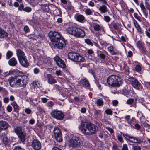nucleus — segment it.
I'll return each mask as SVG.
<instances>
[{
    "instance_id": "f257e3e1",
    "label": "nucleus",
    "mask_w": 150,
    "mask_h": 150,
    "mask_svg": "<svg viewBox=\"0 0 150 150\" xmlns=\"http://www.w3.org/2000/svg\"><path fill=\"white\" fill-rule=\"evenodd\" d=\"M28 77L26 75H17L10 77L8 81L10 85L12 87H25L28 83Z\"/></svg>"
},
{
    "instance_id": "f03ea898",
    "label": "nucleus",
    "mask_w": 150,
    "mask_h": 150,
    "mask_svg": "<svg viewBox=\"0 0 150 150\" xmlns=\"http://www.w3.org/2000/svg\"><path fill=\"white\" fill-rule=\"evenodd\" d=\"M79 127L83 133L86 135H90L94 132L93 125L89 122H81Z\"/></svg>"
},
{
    "instance_id": "7ed1b4c3",
    "label": "nucleus",
    "mask_w": 150,
    "mask_h": 150,
    "mask_svg": "<svg viewBox=\"0 0 150 150\" xmlns=\"http://www.w3.org/2000/svg\"><path fill=\"white\" fill-rule=\"evenodd\" d=\"M107 82L110 86L113 87H118L122 83V79L116 75L110 76L107 79Z\"/></svg>"
},
{
    "instance_id": "20e7f679",
    "label": "nucleus",
    "mask_w": 150,
    "mask_h": 150,
    "mask_svg": "<svg viewBox=\"0 0 150 150\" xmlns=\"http://www.w3.org/2000/svg\"><path fill=\"white\" fill-rule=\"evenodd\" d=\"M67 33L76 38H83L85 35L84 31L79 28L69 27L66 29Z\"/></svg>"
},
{
    "instance_id": "39448f33",
    "label": "nucleus",
    "mask_w": 150,
    "mask_h": 150,
    "mask_svg": "<svg viewBox=\"0 0 150 150\" xmlns=\"http://www.w3.org/2000/svg\"><path fill=\"white\" fill-rule=\"evenodd\" d=\"M16 54L20 64L24 67L28 66L29 63L24 52L20 49L16 50Z\"/></svg>"
},
{
    "instance_id": "423d86ee",
    "label": "nucleus",
    "mask_w": 150,
    "mask_h": 150,
    "mask_svg": "<svg viewBox=\"0 0 150 150\" xmlns=\"http://www.w3.org/2000/svg\"><path fill=\"white\" fill-rule=\"evenodd\" d=\"M68 143L69 145L74 148L80 147L82 144V142L80 138L75 136L71 138Z\"/></svg>"
},
{
    "instance_id": "0eeeda50",
    "label": "nucleus",
    "mask_w": 150,
    "mask_h": 150,
    "mask_svg": "<svg viewBox=\"0 0 150 150\" xmlns=\"http://www.w3.org/2000/svg\"><path fill=\"white\" fill-rule=\"evenodd\" d=\"M68 57L69 59L76 62H81L85 60L84 57L80 56L79 54L75 52L69 53Z\"/></svg>"
},
{
    "instance_id": "6e6552de",
    "label": "nucleus",
    "mask_w": 150,
    "mask_h": 150,
    "mask_svg": "<svg viewBox=\"0 0 150 150\" xmlns=\"http://www.w3.org/2000/svg\"><path fill=\"white\" fill-rule=\"evenodd\" d=\"M14 131L17 134L21 141L24 142L25 140L26 134L22 128L19 127H17L14 129Z\"/></svg>"
},
{
    "instance_id": "1a4fd4ad",
    "label": "nucleus",
    "mask_w": 150,
    "mask_h": 150,
    "mask_svg": "<svg viewBox=\"0 0 150 150\" xmlns=\"http://www.w3.org/2000/svg\"><path fill=\"white\" fill-rule=\"evenodd\" d=\"M49 36L53 43L58 41L63 38L61 34L59 32L55 31H50L49 33Z\"/></svg>"
},
{
    "instance_id": "9d476101",
    "label": "nucleus",
    "mask_w": 150,
    "mask_h": 150,
    "mask_svg": "<svg viewBox=\"0 0 150 150\" xmlns=\"http://www.w3.org/2000/svg\"><path fill=\"white\" fill-rule=\"evenodd\" d=\"M52 117L56 119L59 120H62L64 117V114L61 111L54 110L50 113Z\"/></svg>"
},
{
    "instance_id": "9b49d317",
    "label": "nucleus",
    "mask_w": 150,
    "mask_h": 150,
    "mask_svg": "<svg viewBox=\"0 0 150 150\" xmlns=\"http://www.w3.org/2000/svg\"><path fill=\"white\" fill-rule=\"evenodd\" d=\"M123 136L125 138V139L128 140L130 142L137 144H142L143 143V141L140 139H137L135 137L131 135H130L127 134H123Z\"/></svg>"
},
{
    "instance_id": "f8f14e48",
    "label": "nucleus",
    "mask_w": 150,
    "mask_h": 150,
    "mask_svg": "<svg viewBox=\"0 0 150 150\" xmlns=\"http://www.w3.org/2000/svg\"><path fill=\"white\" fill-rule=\"evenodd\" d=\"M54 136L56 140L61 142L62 141V134L60 130L57 127H55L53 130Z\"/></svg>"
},
{
    "instance_id": "ddd939ff",
    "label": "nucleus",
    "mask_w": 150,
    "mask_h": 150,
    "mask_svg": "<svg viewBox=\"0 0 150 150\" xmlns=\"http://www.w3.org/2000/svg\"><path fill=\"white\" fill-rule=\"evenodd\" d=\"M129 81L131 84L132 86L136 89H139L141 88L140 83L136 79L131 78H129Z\"/></svg>"
},
{
    "instance_id": "4468645a",
    "label": "nucleus",
    "mask_w": 150,
    "mask_h": 150,
    "mask_svg": "<svg viewBox=\"0 0 150 150\" xmlns=\"http://www.w3.org/2000/svg\"><path fill=\"white\" fill-rule=\"evenodd\" d=\"M54 45L59 49H61L66 45V42L65 40L62 38L58 40V41L52 43Z\"/></svg>"
},
{
    "instance_id": "2eb2a0df",
    "label": "nucleus",
    "mask_w": 150,
    "mask_h": 150,
    "mask_svg": "<svg viewBox=\"0 0 150 150\" xmlns=\"http://www.w3.org/2000/svg\"><path fill=\"white\" fill-rule=\"evenodd\" d=\"M31 146L35 150H39L41 148V144L37 139L33 140L32 141Z\"/></svg>"
},
{
    "instance_id": "dca6fc26",
    "label": "nucleus",
    "mask_w": 150,
    "mask_h": 150,
    "mask_svg": "<svg viewBox=\"0 0 150 150\" xmlns=\"http://www.w3.org/2000/svg\"><path fill=\"white\" fill-rule=\"evenodd\" d=\"M54 59L57 65L59 67L62 68H64L66 67V64L64 61L61 59L59 57L57 56H55L54 57Z\"/></svg>"
},
{
    "instance_id": "f3484780",
    "label": "nucleus",
    "mask_w": 150,
    "mask_h": 150,
    "mask_svg": "<svg viewBox=\"0 0 150 150\" xmlns=\"http://www.w3.org/2000/svg\"><path fill=\"white\" fill-rule=\"evenodd\" d=\"M8 127L9 124L7 122L5 121H0V131L6 130Z\"/></svg>"
},
{
    "instance_id": "a211bd4d",
    "label": "nucleus",
    "mask_w": 150,
    "mask_h": 150,
    "mask_svg": "<svg viewBox=\"0 0 150 150\" xmlns=\"http://www.w3.org/2000/svg\"><path fill=\"white\" fill-rule=\"evenodd\" d=\"M0 137L5 145L8 146L9 145V141L8 139L7 135L5 133H3L0 136Z\"/></svg>"
},
{
    "instance_id": "6ab92c4d",
    "label": "nucleus",
    "mask_w": 150,
    "mask_h": 150,
    "mask_svg": "<svg viewBox=\"0 0 150 150\" xmlns=\"http://www.w3.org/2000/svg\"><path fill=\"white\" fill-rule=\"evenodd\" d=\"M47 77L48 80V83H49L52 84L55 83L57 82V80L51 74H47Z\"/></svg>"
},
{
    "instance_id": "aec40b11",
    "label": "nucleus",
    "mask_w": 150,
    "mask_h": 150,
    "mask_svg": "<svg viewBox=\"0 0 150 150\" xmlns=\"http://www.w3.org/2000/svg\"><path fill=\"white\" fill-rule=\"evenodd\" d=\"M107 49L108 50L112 55H116L118 53V52L115 49L113 46L109 47Z\"/></svg>"
},
{
    "instance_id": "412c9836",
    "label": "nucleus",
    "mask_w": 150,
    "mask_h": 150,
    "mask_svg": "<svg viewBox=\"0 0 150 150\" xmlns=\"http://www.w3.org/2000/svg\"><path fill=\"white\" fill-rule=\"evenodd\" d=\"M74 18L77 21L80 22H82L85 19L83 16L79 13L76 14L75 15Z\"/></svg>"
},
{
    "instance_id": "4be33fe9",
    "label": "nucleus",
    "mask_w": 150,
    "mask_h": 150,
    "mask_svg": "<svg viewBox=\"0 0 150 150\" xmlns=\"http://www.w3.org/2000/svg\"><path fill=\"white\" fill-rule=\"evenodd\" d=\"M9 64L11 66H15L17 64V62L16 58L14 57L11 58L8 62Z\"/></svg>"
},
{
    "instance_id": "5701e85b",
    "label": "nucleus",
    "mask_w": 150,
    "mask_h": 150,
    "mask_svg": "<svg viewBox=\"0 0 150 150\" xmlns=\"http://www.w3.org/2000/svg\"><path fill=\"white\" fill-rule=\"evenodd\" d=\"M134 25L135 27L136 28L138 33L140 34H141L142 33L141 28L140 25L137 22V21L136 20H134Z\"/></svg>"
},
{
    "instance_id": "b1692460",
    "label": "nucleus",
    "mask_w": 150,
    "mask_h": 150,
    "mask_svg": "<svg viewBox=\"0 0 150 150\" xmlns=\"http://www.w3.org/2000/svg\"><path fill=\"white\" fill-rule=\"evenodd\" d=\"M81 82L85 87H88L90 86L88 81L85 79H81Z\"/></svg>"
},
{
    "instance_id": "393cba45",
    "label": "nucleus",
    "mask_w": 150,
    "mask_h": 150,
    "mask_svg": "<svg viewBox=\"0 0 150 150\" xmlns=\"http://www.w3.org/2000/svg\"><path fill=\"white\" fill-rule=\"evenodd\" d=\"M139 6L145 16L147 17L148 14L144 5L142 3H141L140 4Z\"/></svg>"
},
{
    "instance_id": "a878e982",
    "label": "nucleus",
    "mask_w": 150,
    "mask_h": 150,
    "mask_svg": "<svg viewBox=\"0 0 150 150\" xmlns=\"http://www.w3.org/2000/svg\"><path fill=\"white\" fill-rule=\"evenodd\" d=\"M8 33L2 29L1 28L0 30V37L1 38H6L8 36Z\"/></svg>"
},
{
    "instance_id": "bb28decb",
    "label": "nucleus",
    "mask_w": 150,
    "mask_h": 150,
    "mask_svg": "<svg viewBox=\"0 0 150 150\" xmlns=\"http://www.w3.org/2000/svg\"><path fill=\"white\" fill-rule=\"evenodd\" d=\"M99 9L103 13H105L107 11V8L106 6L104 5H103L100 6Z\"/></svg>"
},
{
    "instance_id": "cd10ccee",
    "label": "nucleus",
    "mask_w": 150,
    "mask_h": 150,
    "mask_svg": "<svg viewBox=\"0 0 150 150\" xmlns=\"http://www.w3.org/2000/svg\"><path fill=\"white\" fill-rule=\"evenodd\" d=\"M13 55V52L11 51H8L6 54V59H9Z\"/></svg>"
},
{
    "instance_id": "c85d7f7f",
    "label": "nucleus",
    "mask_w": 150,
    "mask_h": 150,
    "mask_svg": "<svg viewBox=\"0 0 150 150\" xmlns=\"http://www.w3.org/2000/svg\"><path fill=\"white\" fill-rule=\"evenodd\" d=\"M96 102L98 106H102L103 105V102L101 99H97Z\"/></svg>"
},
{
    "instance_id": "c756f323",
    "label": "nucleus",
    "mask_w": 150,
    "mask_h": 150,
    "mask_svg": "<svg viewBox=\"0 0 150 150\" xmlns=\"http://www.w3.org/2000/svg\"><path fill=\"white\" fill-rule=\"evenodd\" d=\"M130 116L129 115H127L125 116V119L127 120L128 123L129 124H131L133 122V119H130Z\"/></svg>"
},
{
    "instance_id": "7c9ffc66",
    "label": "nucleus",
    "mask_w": 150,
    "mask_h": 150,
    "mask_svg": "<svg viewBox=\"0 0 150 150\" xmlns=\"http://www.w3.org/2000/svg\"><path fill=\"white\" fill-rule=\"evenodd\" d=\"M72 8V6L69 2H68L65 6V8L67 10H71Z\"/></svg>"
},
{
    "instance_id": "2f4dec72",
    "label": "nucleus",
    "mask_w": 150,
    "mask_h": 150,
    "mask_svg": "<svg viewBox=\"0 0 150 150\" xmlns=\"http://www.w3.org/2000/svg\"><path fill=\"white\" fill-rule=\"evenodd\" d=\"M121 69L125 72L126 73H128L129 72V68L127 66L124 64L122 67Z\"/></svg>"
},
{
    "instance_id": "473e14b6",
    "label": "nucleus",
    "mask_w": 150,
    "mask_h": 150,
    "mask_svg": "<svg viewBox=\"0 0 150 150\" xmlns=\"http://www.w3.org/2000/svg\"><path fill=\"white\" fill-rule=\"evenodd\" d=\"M143 45L144 44L140 41H138L136 43V45L139 49L144 47Z\"/></svg>"
},
{
    "instance_id": "72a5a7b5",
    "label": "nucleus",
    "mask_w": 150,
    "mask_h": 150,
    "mask_svg": "<svg viewBox=\"0 0 150 150\" xmlns=\"http://www.w3.org/2000/svg\"><path fill=\"white\" fill-rule=\"evenodd\" d=\"M32 85L35 88L38 87V85H40L39 82L37 80H35L32 83Z\"/></svg>"
},
{
    "instance_id": "f704fd0d",
    "label": "nucleus",
    "mask_w": 150,
    "mask_h": 150,
    "mask_svg": "<svg viewBox=\"0 0 150 150\" xmlns=\"http://www.w3.org/2000/svg\"><path fill=\"white\" fill-rule=\"evenodd\" d=\"M100 111L99 110H96L94 112V118H97L100 116Z\"/></svg>"
},
{
    "instance_id": "c9c22d12",
    "label": "nucleus",
    "mask_w": 150,
    "mask_h": 150,
    "mask_svg": "<svg viewBox=\"0 0 150 150\" xmlns=\"http://www.w3.org/2000/svg\"><path fill=\"white\" fill-rule=\"evenodd\" d=\"M135 69L136 71L138 72H139L141 71L142 69L141 66L140 64H137L135 67Z\"/></svg>"
},
{
    "instance_id": "e433bc0d",
    "label": "nucleus",
    "mask_w": 150,
    "mask_h": 150,
    "mask_svg": "<svg viewBox=\"0 0 150 150\" xmlns=\"http://www.w3.org/2000/svg\"><path fill=\"white\" fill-rule=\"evenodd\" d=\"M117 137L118 140L120 143H122L124 142L123 139L121 135H118Z\"/></svg>"
},
{
    "instance_id": "4c0bfd02",
    "label": "nucleus",
    "mask_w": 150,
    "mask_h": 150,
    "mask_svg": "<svg viewBox=\"0 0 150 150\" xmlns=\"http://www.w3.org/2000/svg\"><path fill=\"white\" fill-rule=\"evenodd\" d=\"M105 112L107 115H112V114L113 111L111 109H109L106 110H105Z\"/></svg>"
},
{
    "instance_id": "58836bf2",
    "label": "nucleus",
    "mask_w": 150,
    "mask_h": 150,
    "mask_svg": "<svg viewBox=\"0 0 150 150\" xmlns=\"http://www.w3.org/2000/svg\"><path fill=\"white\" fill-rule=\"evenodd\" d=\"M85 42L87 44L91 46H92L93 45V43L92 42L91 40L88 39H85Z\"/></svg>"
},
{
    "instance_id": "ea45409f",
    "label": "nucleus",
    "mask_w": 150,
    "mask_h": 150,
    "mask_svg": "<svg viewBox=\"0 0 150 150\" xmlns=\"http://www.w3.org/2000/svg\"><path fill=\"white\" fill-rule=\"evenodd\" d=\"M31 8L29 7H25L24 9V11L27 12H30L31 11Z\"/></svg>"
},
{
    "instance_id": "a19ab883",
    "label": "nucleus",
    "mask_w": 150,
    "mask_h": 150,
    "mask_svg": "<svg viewBox=\"0 0 150 150\" xmlns=\"http://www.w3.org/2000/svg\"><path fill=\"white\" fill-rule=\"evenodd\" d=\"M134 99L132 98H129L127 100L126 103L128 105H130L133 103L134 102Z\"/></svg>"
},
{
    "instance_id": "79ce46f5",
    "label": "nucleus",
    "mask_w": 150,
    "mask_h": 150,
    "mask_svg": "<svg viewBox=\"0 0 150 150\" xmlns=\"http://www.w3.org/2000/svg\"><path fill=\"white\" fill-rule=\"evenodd\" d=\"M101 27L100 25L98 24H96L94 26V30L96 31H99L100 30Z\"/></svg>"
},
{
    "instance_id": "37998d69",
    "label": "nucleus",
    "mask_w": 150,
    "mask_h": 150,
    "mask_svg": "<svg viewBox=\"0 0 150 150\" xmlns=\"http://www.w3.org/2000/svg\"><path fill=\"white\" fill-rule=\"evenodd\" d=\"M141 52V53L143 54H145L146 53V49L144 47L140 48L139 49Z\"/></svg>"
},
{
    "instance_id": "c03bdc74",
    "label": "nucleus",
    "mask_w": 150,
    "mask_h": 150,
    "mask_svg": "<svg viewBox=\"0 0 150 150\" xmlns=\"http://www.w3.org/2000/svg\"><path fill=\"white\" fill-rule=\"evenodd\" d=\"M111 24L112 26L116 30H117L119 28V27L115 23H111Z\"/></svg>"
},
{
    "instance_id": "a18cd8bd",
    "label": "nucleus",
    "mask_w": 150,
    "mask_h": 150,
    "mask_svg": "<svg viewBox=\"0 0 150 150\" xmlns=\"http://www.w3.org/2000/svg\"><path fill=\"white\" fill-rule=\"evenodd\" d=\"M112 150H120L119 149L118 146L116 144H115L113 145L112 146Z\"/></svg>"
},
{
    "instance_id": "49530a36",
    "label": "nucleus",
    "mask_w": 150,
    "mask_h": 150,
    "mask_svg": "<svg viewBox=\"0 0 150 150\" xmlns=\"http://www.w3.org/2000/svg\"><path fill=\"white\" fill-rule=\"evenodd\" d=\"M132 149L133 150H141V147L138 145L134 146H132Z\"/></svg>"
},
{
    "instance_id": "de8ad7c7",
    "label": "nucleus",
    "mask_w": 150,
    "mask_h": 150,
    "mask_svg": "<svg viewBox=\"0 0 150 150\" xmlns=\"http://www.w3.org/2000/svg\"><path fill=\"white\" fill-rule=\"evenodd\" d=\"M85 12L87 15H90L92 14V11L89 8H87L86 9Z\"/></svg>"
},
{
    "instance_id": "09e8293b",
    "label": "nucleus",
    "mask_w": 150,
    "mask_h": 150,
    "mask_svg": "<svg viewBox=\"0 0 150 150\" xmlns=\"http://www.w3.org/2000/svg\"><path fill=\"white\" fill-rule=\"evenodd\" d=\"M121 150H128L127 145L125 144H123Z\"/></svg>"
},
{
    "instance_id": "8fccbe9b",
    "label": "nucleus",
    "mask_w": 150,
    "mask_h": 150,
    "mask_svg": "<svg viewBox=\"0 0 150 150\" xmlns=\"http://www.w3.org/2000/svg\"><path fill=\"white\" fill-rule=\"evenodd\" d=\"M118 103V102L117 100H114L111 102L112 105L115 106H116L117 105Z\"/></svg>"
},
{
    "instance_id": "3c124183",
    "label": "nucleus",
    "mask_w": 150,
    "mask_h": 150,
    "mask_svg": "<svg viewBox=\"0 0 150 150\" xmlns=\"http://www.w3.org/2000/svg\"><path fill=\"white\" fill-rule=\"evenodd\" d=\"M104 19L107 22H109L111 19L108 16H104Z\"/></svg>"
},
{
    "instance_id": "603ef678",
    "label": "nucleus",
    "mask_w": 150,
    "mask_h": 150,
    "mask_svg": "<svg viewBox=\"0 0 150 150\" xmlns=\"http://www.w3.org/2000/svg\"><path fill=\"white\" fill-rule=\"evenodd\" d=\"M24 6L23 4H21L19 6H18V9L20 11H22V10L24 11Z\"/></svg>"
},
{
    "instance_id": "864d4df0",
    "label": "nucleus",
    "mask_w": 150,
    "mask_h": 150,
    "mask_svg": "<svg viewBox=\"0 0 150 150\" xmlns=\"http://www.w3.org/2000/svg\"><path fill=\"white\" fill-rule=\"evenodd\" d=\"M47 105L48 107H52L54 105V103L52 101H50L47 103Z\"/></svg>"
},
{
    "instance_id": "5fc2aeb1",
    "label": "nucleus",
    "mask_w": 150,
    "mask_h": 150,
    "mask_svg": "<svg viewBox=\"0 0 150 150\" xmlns=\"http://www.w3.org/2000/svg\"><path fill=\"white\" fill-rule=\"evenodd\" d=\"M13 150H25V149L20 146H16L14 147Z\"/></svg>"
},
{
    "instance_id": "6e6d98bb",
    "label": "nucleus",
    "mask_w": 150,
    "mask_h": 150,
    "mask_svg": "<svg viewBox=\"0 0 150 150\" xmlns=\"http://www.w3.org/2000/svg\"><path fill=\"white\" fill-rule=\"evenodd\" d=\"M31 110L29 108H26L25 110V112L27 114H30L31 112Z\"/></svg>"
},
{
    "instance_id": "4d7b16f0",
    "label": "nucleus",
    "mask_w": 150,
    "mask_h": 150,
    "mask_svg": "<svg viewBox=\"0 0 150 150\" xmlns=\"http://www.w3.org/2000/svg\"><path fill=\"white\" fill-rule=\"evenodd\" d=\"M144 127L150 129V125L147 124L146 122H144L143 124Z\"/></svg>"
},
{
    "instance_id": "13d9d810",
    "label": "nucleus",
    "mask_w": 150,
    "mask_h": 150,
    "mask_svg": "<svg viewBox=\"0 0 150 150\" xmlns=\"http://www.w3.org/2000/svg\"><path fill=\"white\" fill-rule=\"evenodd\" d=\"M24 30L26 33H28L29 31V28L27 26H25L24 27Z\"/></svg>"
},
{
    "instance_id": "bf43d9fd",
    "label": "nucleus",
    "mask_w": 150,
    "mask_h": 150,
    "mask_svg": "<svg viewBox=\"0 0 150 150\" xmlns=\"http://www.w3.org/2000/svg\"><path fill=\"white\" fill-rule=\"evenodd\" d=\"M134 126L135 128L137 130H139L141 128L140 125L138 124H136Z\"/></svg>"
},
{
    "instance_id": "052dcab7",
    "label": "nucleus",
    "mask_w": 150,
    "mask_h": 150,
    "mask_svg": "<svg viewBox=\"0 0 150 150\" xmlns=\"http://www.w3.org/2000/svg\"><path fill=\"white\" fill-rule=\"evenodd\" d=\"M13 108L14 109V111L15 112H18L19 108V106H18V105L15 107H14Z\"/></svg>"
},
{
    "instance_id": "680f3d73",
    "label": "nucleus",
    "mask_w": 150,
    "mask_h": 150,
    "mask_svg": "<svg viewBox=\"0 0 150 150\" xmlns=\"http://www.w3.org/2000/svg\"><path fill=\"white\" fill-rule=\"evenodd\" d=\"M7 110L8 112H11L12 110V108L10 105H8L7 107Z\"/></svg>"
},
{
    "instance_id": "e2e57ef3",
    "label": "nucleus",
    "mask_w": 150,
    "mask_h": 150,
    "mask_svg": "<svg viewBox=\"0 0 150 150\" xmlns=\"http://www.w3.org/2000/svg\"><path fill=\"white\" fill-rule=\"evenodd\" d=\"M40 71V70L38 68H35L34 69V72L35 74H37L39 73Z\"/></svg>"
},
{
    "instance_id": "0e129e2a",
    "label": "nucleus",
    "mask_w": 150,
    "mask_h": 150,
    "mask_svg": "<svg viewBox=\"0 0 150 150\" xmlns=\"http://www.w3.org/2000/svg\"><path fill=\"white\" fill-rule=\"evenodd\" d=\"M35 123V120L33 118L30 119L29 121V124L31 125H33Z\"/></svg>"
},
{
    "instance_id": "69168bd1",
    "label": "nucleus",
    "mask_w": 150,
    "mask_h": 150,
    "mask_svg": "<svg viewBox=\"0 0 150 150\" xmlns=\"http://www.w3.org/2000/svg\"><path fill=\"white\" fill-rule=\"evenodd\" d=\"M61 72V71L60 70H57L56 71L55 74L57 76H61L62 74Z\"/></svg>"
},
{
    "instance_id": "338daca9",
    "label": "nucleus",
    "mask_w": 150,
    "mask_h": 150,
    "mask_svg": "<svg viewBox=\"0 0 150 150\" xmlns=\"http://www.w3.org/2000/svg\"><path fill=\"white\" fill-rule=\"evenodd\" d=\"M47 99L45 98H41V100L43 103H46L47 101Z\"/></svg>"
},
{
    "instance_id": "774afa93",
    "label": "nucleus",
    "mask_w": 150,
    "mask_h": 150,
    "mask_svg": "<svg viewBox=\"0 0 150 150\" xmlns=\"http://www.w3.org/2000/svg\"><path fill=\"white\" fill-rule=\"evenodd\" d=\"M133 55L131 51H129L128 52L127 56L129 57H131Z\"/></svg>"
}]
</instances>
